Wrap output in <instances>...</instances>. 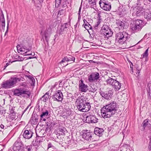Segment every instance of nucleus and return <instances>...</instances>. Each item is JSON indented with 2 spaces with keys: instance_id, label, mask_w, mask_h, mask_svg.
I'll use <instances>...</instances> for the list:
<instances>
[{
  "instance_id": "33",
  "label": "nucleus",
  "mask_w": 151,
  "mask_h": 151,
  "mask_svg": "<svg viewBox=\"0 0 151 151\" xmlns=\"http://www.w3.org/2000/svg\"><path fill=\"white\" fill-rule=\"evenodd\" d=\"M61 0H55V7H57V8L59 7V6L61 4Z\"/></svg>"
},
{
  "instance_id": "22",
  "label": "nucleus",
  "mask_w": 151,
  "mask_h": 151,
  "mask_svg": "<svg viewBox=\"0 0 151 151\" xmlns=\"http://www.w3.org/2000/svg\"><path fill=\"white\" fill-rule=\"evenodd\" d=\"M106 37L108 38L109 37H111L113 34V32L109 28L105 32L103 33Z\"/></svg>"
},
{
  "instance_id": "35",
  "label": "nucleus",
  "mask_w": 151,
  "mask_h": 151,
  "mask_svg": "<svg viewBox=\"0 0 151 151\" xmlns=\"http://www.w3.org/2000/svg\"><path fill=\"white\" fill-rule=\"evenodd\" d=\"M136 11V15L137 16H140L142 12V10L140 9H137Z\"/></svg>"
},
{
  "instance_id": "52",
  "label": "nucleus",
  "mask_w": 151,
  "mask_h": 151,
  "mask_svg": "<svg viewBox=\"0 0 151 151\" xmlns=\"http://www.w3.org/2000/svg\"><path fill=\"white\" fill-rule=\"evenodd\" d=\"M148 1L150 2H151V0H148Z\"/></svg>"
},
{
  "instance_id": "39",
  "label": "nucleus",
  "mask_w": 151,
  "mask_h": 151,
  "mask_svg": "<svg viewBox=\"0 0 151 151\" xmlns=\"http://www.w3.org/2000/svg\"><path fill=\"white\" fill-rule=\"evenodd\" d=\"M45 95H44L43 96V101H44L45 102L48 99V98H47V97H46V98L44 100V98L45 97Z\"/></svg>"
},
{
  "instance_id": "13",
  "label": "nucleus",
  "mask_w": 151,
  "mask_h": 151,
  "mask_svg": "<svg viewBox=\"0 0 151 151\" xmlns=\"http://www.w3.org/2000/svg\"><path fill=\"white\" fill-rule=\"evenodd\" d=\"M32 134L33 133L31 131L29 132L28 130H26L24 132L23 137L26 139H29L32 137Z\"/></svg>"
},
{
  "instance_id": "9",
  "label": "nucleus",
  "mask_w": 151,
  "mask_h": 151,
  "mask_svg": "<svg viewBox=\"0 0 151 151\" xmlns=\"http://www.w3.org/2000/svg\"><path fill=\"white\" fill-rule=\"evenodd\" d=\"M86 121L88 123H96L98 122V119L93 115H89L86 117Z\"/></svg>"
},
{
  "instance_id": "10",
  "label": "nucleus",
  "mask_w": 151,
  "mask_h": 151,
  "mask_svg": "<svg viewBox=\"0 0 151 151\" xmlns=\"http://www.w3.org/2000/svg\"><path fill=\"white\" fill-rule=\"evenodd\" d=\"M100 93L102 97L106 99L109 100L111 98L112 93L111 91L110 90L108 91L105 92L104 93L101 92Z\"/></svg>"
},
{
  "instance_id": "34",
  "label": "nucleus",
  "mask_w": 151,
  "mask_h": 151,
  "mask_svg": "<svg viewBox=\"0 0 151 151\" xmlns=\"http://www.w3.org/2000/svg\"><path fill=\"white\" fill-rule=\"evenodd\" d=\"M116 23L118 26H120L121 27H122L124 26V23L120 21H117Z\"/></svg>"
},
{
  "instance_id": "5",
  "label": "nucleus",
  "mask_w": 151,
  "mask_h": 151,
  "mask_svg": "<svg viewBox=\"0 0 151 151\" xmlns=\"http://www.w3.org/2000/svg\"><path fill=\"white\" fill-rule=\"evenodd\" d=\"M29 92L28 91L23 90L22 88L16 89L14 92V95L17 96H19L24 94L29 95Z\"/></svg>"
},
{
  "instance_id": "3",
  "label": "nucleus",
  "mask_w": 151,
  "mask_h": 151,
  "mask_svg": "<svg viewBox=\"0 0 151 151\" xmlns=\"http://www.w3.org/2000/svg\"><path fill=\"white\" fill-rule=\"evenodd\" d=\"M21 79L17 77H12L2 84V87L5 89L9 88L14 86V85L20 81Z\"/></svg>"
},
{
  "instance_id": "11",
  "label": "nucleus",
  "mask_w": 151,
  "mask_h": 151,
  "mask_svg": "<svg viewBox=\"0 0 151 151\" xmlns=\"http://www.w3.org/2000/svg\"><path fill=\"white\" fill-rule=\"evenodd\" d=\"M124 35L122 32L119 33L117 34L116 39L118 40V41L121 44H123L125 40Z\"/></svg>"
},
{
  "instance_id": "38",
  "label": "nucleus",
  "mask_w": 151,
  "mask_h": 151,
  "mask_svg": "<svg viewBox=\"0 0 151 151\" xmlns=\"http://www.w3.org/2000/svg\"><path fill=\"white\" fill-rule=\"evenodd\" d=\"M88 3L90 4H93L94 3V1H93V0H88Z\"/></svg>"
},
{
  "instance_id": "17",
  "label": "nucleus",
  "mask_w": 151,
  "mask_h": 151,
  "mask_svg": "<svg viewBox=\"0 0 151 151\" xmlns=\"http://www.w3.org/2000/svg\"><path fill=\"white\" fill-rule=\"evenodd\" d=\"M83 25L82 26H83L84 27L88 30V32H89L88 30L91 29V26L85 19H83Z\"/></svg>"
},
{
  "instance_id": "4",
  "label": "nucleus",
  "mask_w": 151,
  "mask_h": 151,
  "mask_svg": "<svg viewBox=\"0 0 151 151\" xmlns=\"http://www.w3.org/2000/svg\"><path fill=\"white\" fill-rule=\"evenodd\" d=\"M100 7L103 10L106 11H110L111 8V5L110 2L104 0H100L99 2Z\"/></svg>"
},
{
  "instance_id": "51",
  "label": "nucleus",
  "mask_w": 151,
  "mask_h": 151,
  "mask_svg": "<svg viewBox=\"0 0 151 151\" xmlns=\"http://www.w3.org/2000/svg\"><path fill=\"white\" fill-rule=\"evenodd\" d=\"M32 58V57H29V58H30V59H31V58Z\"/></svg>"
},
{
  "instance_id": "20",
  "label": "nucleus",
  "mask_w": 151,
  "mask_h": 151,
  "mask_svg": "<svg viewBox=\"0 0 151 151\" xmlns=\"http://www.w3.org/2000/svg\"><path fill=\"white\" fill-rule=\"evenodd\" d=\"M115 81L116 80H114L112 78L109 77L105 81V82L106 83L107 85L111 86H112L114 83Z\"/></svg>"
},
{
  "instance_id": "21",
  "label": "nucleus",
  "mask_w": 151,
  "mask_h": 151,
  "mask_svg": "<svg viewBox=\"0 0 151 151\" xmlns=\"http://www.w3.org/2000/svg\"><path fill=\"white\" fill-rule=\"evenodd\" d=\"M99 136L95 134L91 133V142H93L97 141L99 139Z\"/></svg>"
},
{
  "instance_id": "7",
  "label": "nucleus",
  "mask_w": 151,
  "mask_h": 151,
  "mask_svg": "<svg viewBox=\"0 0 151 151\" xmlns=\"http://www.w3.org/2000/svg\"><path fill=\"white\" fill-rule=\"evenodd\" d=\"M79 90L81 92H86L88 90V86L84 83L83 81L81 79L79 81Z\"/></svg>"
},
{
  "instance_id": "30",
  "label": "nucleus",
  "mask_w": 151,
  "mask_h": 151,
  "mask_svg": "<svg viewBox=\"0 0 151 151\" xmlns=\"http://www.w3.org/2000/svg\"><path fill=\"white\" fill-rule=\"evenodd\" d=\"M109 28V27L107 25H103L101 28V30L103 33L104 32H105L107 31V30Z\"/></svg>"
},
{
  "instance_id": "1",
  "label": "nucleus",
  "mask_w": 151,
  "mask_h": 151,
  "mask_svg": "<svg viewBox=\"0 0 151 151\" xmlns=\"http://www.w3.org/2000/svg\"><path fill=\"white\" fill-rule=\"evenodd\" d=\"M116 104L114 101L104 107L101 110V115L104 118H109L116 112Z\"/></svg>"
},
{
  "instance_id": "53",
  "label": "nucleus",
  "mask_w": 151,
  "mask_h": 151,
  "mask_svg": "<svg viewBox=\"0 0 151 151\" xmlns=\"http://www.w3.org/2000/svg\"><path fill=\"white\" fill-rule=\"evenodd\" d=\"M23 60V59L22 58V60L21 59V60H20V61H22V60Z\"/></svg>"
},
{
  "instance_id": "46",
  "label": "nucleus",
  "mask_w": 151,
  "mask_h": 151,
  "mask_svg": "<svg viewBox=\"0 0 151 151\" xmlns=\"http://www.w3.org/2000/svg\"><path fill=\"white\" fill-rule=\"evenodd\" d=\"M59 131L61 132H63V130L62 129H59Z\"/></svg>"
},
{
  "instance_id": "29",
  "label": "nucleus",
  "mask_w": 151,
  "mask_h": 151,
  "mask_svg": "<svg viewBox=\"0 0 151 151\" xmlns=\"http://www.w3.org/2000/svg\"><path fill=\"white\" fill-rule=\"evenodd\" d=\"M49 114V111L47 110H46L45 111L42 112V114L40 115V117L42 118L44 117L47 116Z\"/></svg>"
},
{
  "instance_id": "48",
  "label": "nucleus",
  "mask_w": 151,
  "mask_h": 151,
  "mask_svg": "<svg viewBox=\"0 0 151 151\" xmlns=\"http://www.w3.org/2000/svg\"><path fill=\"white\" fill-rule=\"evenodd\" d=\"M81 7H80L79 8V12H81Z\"/></svg>"
},
{
  "instance_id": "45",
  "label": "nucleus",
  "mask_w": 151,
  "mask_h": 151,
  "mask_svg": "<svg viewBox=\"0 0 151 151\" xmlns=\"http://www.w3.org/2000/svg\"><path fill=\"white\" fill-rule=\"evenodd\" d=\"M81 19V16L80 15H79L78 17V21H80Z\"/></svg>"
},
{
  "instance_id": "44",
  "label": "nucleus",
  "mask_w": 151,
  "mask_h": 151,
  "mask_svg": "<svg viewBox=\"0 0 151 151\" xmlns=\"http://www.w3.org/2000/svg\"><path fill=\"white\" fill-rule=\"evenodd\" d=\"M72 60H73V62H74V60H75V58L74 57H73L72 58Z\"/></svg>"
},
{
  "instance_id": "43",
  "label": "nucleus",
  "mask_w": 151,
  "mask_h": 151,
  "mask_svg": "<svg viewBox=\"0 0 151 151\" xmlns=\"http://www.w3.org/2000/svg\"><path fill=\"white\" fill-rule=\"evenodd\" d=\"M10 62H8L6 64L5 67H6L7 66L9 65L10 64Z\"/></svg>"
},
{
  "instance_id": "36",
  "label": "nucleus",
  "mask_w": 151,
  "mask_h": 151,
  "mask_svg": "<svg viewBox=\"0 0 151 151\" xmlns=\"http://www.w3.org/2000/svg\"><path fill=\"white\" fill-rule=\"evenodd\" d=\"M35 55V53L33 52V54H32V53L30 52V51H29V52H28L27 53H25L24 55L26 56V55Z\"/></svg>"
},
{
  "instance_id": "28",
  "label": "nucleus",
  "mask_w": 151,
  "mask_h": 151,
  "mask_svg": "<svg viewBox=\"0 0 151 151\" xmlns=\"http://www.w3.org/2000/svg\"><path fill=\"white\" fill-rule=\"evenodd\" d=\"M65 12V11L64 9H62L58 11L57 14V17H58L61 16H63L64 15Z\"/></svg>"
},
{
  "instance_id": "41",
  "label": "nucleus",
  "mask_w": 151,
  "mask_h": 151,
  "mask_svg": "<svg viewBox=\"0 0 151 151\" xmlns=\"http://www.w3.org/2000/svg\"><path fill=\"white\" fill-rule=\"evenodd\" d=\"M0 127L2 128V129H4V126L2 124H1V125H0Z\"/></svg>"
},
{
  "instance_id": "6",
  "label": "nucleus",
  "mask_w": 151,
  "mask_h": 151,
  "mask_svg": "<svg viewBox=\"0 0 151 151\" xmlns=\"http://www.w3.org/2000/svg\"><path fill=\"white\" fill-rule=\"evenodd\" d=\"M99 74L98 73H92L88 76V80L90 82H93L99 79Z\"/></svg>"
},
{
  "instance_id": "27",
  "label": "nucleus",
  "mask_w": 151,
  "mask_h": 151,
  "mask_svg": "<svg viewBox=\"0 0 151 151\" xmlns=\"http://www.w3.org/2000/svg\"><path fill=\"white\" fill-rule=\"evenodd\" d=\"M142 127L144 129L146 127H149L150 125V124H149L148 120L147 119H146L145 120L144 122L142 123Z\"/></svg>"
},
{
  "instance_id": "14",
  "label": "nucleus",
  "mask_w": 151,
  "mask_h": 151,
  "mask_svg": "<svg viewBox=\"0 0 151 151\" xmlns=\"http://www.w3.org/2000/svg\"><path fill=\"white\" fill-rule=\"evenodd\" d=\"M121 84L118 81L116 80L112 86V87L114 88L115 91H118L121 88Z\"/></svg>"
},
{
  "instance_id": "18",
  "label": "nucleus",
  "mask_w": 151,
  "mask_h": 151,
  "mask_svg": "<svg viewBox=\"0 0 151 151\" xmlns=\"http://www.w3.org/2000/svg\"><path fill=\"white\" fill-rule=\"evenodd\" d=\"M68 24L66 23L62 25L60 27V32L62 33L66 32L68 30Z\"/></svg>"
},
{
  "instance_id": "2",
  "label": "nucleus",
  "mask_w": 151,
  "mask_h": 151,
  "mask_svg": "<svg viewBox=\"0 0 151 151\" xmlns=\"http://www.w3.org/2000/svg\"><path fill=\"white\" fill-rule=\"evenodd\" d=\"M84 101L80 98H78L76 102V104L77 108L79 110L82 112H85L88 111L91 108L89 103L84 104Z\"/></svg>"
},
{
  "instance_id": "24",
  "label": "nucleus",
  "mask_w": 151,
  "mask_h": 151,
  "mask_svg": "<svg viewBox=\"0 0 151 151\" xmlns=\"http://www.w3.org/2000/svg\"><path fill=\"white\" fill-rule=\"evenodd\" d=\"M101 19H99L98 21L95 23L93 26L94 27L95 29H97L99 27H100V26H101Z\"/></svg>"
},
{
  "instance_id": "54",
  "label": "nucleus",
  "mask_w": 151,
  "mask_h": 151,
  "mask_svg": "<svg viewBox=\"0 0 151 151\" xmlns=\"http://www.w3.org/2000/svg\"><path fill=\"white\" fill-rule=\"evenodd\" d=\"M68 65V64H67L66 65H65V66L67 65Z\"/></svg>"
},
{
  "instance_id": "8",
  "label": "nucleus",
  "mask_w": 151,
  "mask_h": 151,
  "mask_svg": "<svg viewBox=\"0 0 151 151\" xmlns=\"http://www.w3.org/2000/svg\"><path fill=\"white\" fill-rule=\"evenodd\" d=\"M53 98L55 99L54 100L58 101H61L63 99V94L60 90L56 91L55 94L53 96Z\"/></svg>"
},
{
  "instance_id": "19",
  "label": "nucleus",
  "mask_w": 151,
  "mask_h": 151,
  "mask_svg": "<svg viewBox=\"0 0 151 151\" xmlns=\"http://www.w3.org/2000/svg\"><path fill=\"white\" fill-rule=\"evenodd\" d=\"M91 133L88 132L84 134L83 136V138L87 141L91 142Z\"/></svg>"
},
{
  "instance_id": "12",
  "label": "nucleus",
  "mask_w": 151,
  "mask_h": 151,
  "mask_svg": "<svg viewBox=\"0 0 151 151\" xmlns=\"http://www.w3.org/2000/svg\"><path fill=\"white\" fill-rule=\"evenodd\" d=\"M104 131V130L102 129L96 127L94 129V133L98 136L99 137L102 135Z\"/></svg>"
},
{
  "instance_id": "15",
  "label": "nucleus",
  "mask_w": 151,
  "mask_h": 151,
  "mask_svg": "<svg viewBox=\"0 0 151 151\" xmlns=\"http://www.w3.org/2000/svg\"><path fill=\"white\" fill-rule=\"evenodd\" d=\"M144 16L147 21L150 20L151 19V13L150 11L148 10H147L144 11Z\"/></svg>"
},
{
  "instance_id": "50",
  "label": "nucleus",
  "mask_w": 151,
  "mask_h": 151,
  "mask_svg": "<svg viewBox=\"0 0 151 151\" xmlns=\"http://www.w3.org/2000/svg\"><path fill=\"white\" fill-rule=\"evenodd\" d=\"M16 61H13L12 62H11V63H12L13 62H15Z\"/></svg>"
},
{
  "instance_id": "40",
  "label": "nucleus",
  "mask_w": 151,
  "mask_h": 151,
  "mask_svg": "<svg viewBox=\"0 0 151 151\" xmlns=\"http://www.w3.org/2000/svg\"><path fill=\"white\" fill-rule=\"evenodd\" d=\"M52 145L51 143H49L48 144V148L51 147H52Z\"/></svg>"
},
{
  "instance_id": "32",
  "label": "nucleus",
  "mask_w": 151,
  "mask_h": 151,
  "mask_svg": "<svg viewBox=\"0 0 151 151\" xmlns=\"http://www.w3.org/2000/svg\"><path fill=\"white\" fill-rule=\"evenodd\" d=\"M148 50L149 48H147L145 52L142 54V55L143 58H146L148 56Z\"/></svg>"
},
{
  "instance_id": "31",
  "label": "nucleus",
  "mask_w": 151,
  "mask_h": 151,
  "mask_svg": "<svg viewBox=\"0 0 151 151\" xmlns=\"http://www.w3.org/2000/svg\"><path fill=\"white\" fill-rule=\"evenodd\" d=\"M69 61L68 58L66 56L65 57L62 59V60L60 62V64H63V63L65 62H68Z\"/></svg>"
},
{
  "instance_id": "26",
  "label": "nucleus",
  "mask_w": 151,
  "mask_h": 151,
  "mask_svg": "<svg viewBox=\"0 0 151 151\" xmlns=\"http://www.w3.org/2000/svg\"><path fill=\"white\" fill-rule=\"evenodd\" d=\"M131 28L133 31H137L141 29L139 26L138 27L135 24H134L132 25L131 26Z\"/></svg>"
},
{
  "instance_id": "16",
  "label": "nucleus",
  "mask_w": 151,
  "mask_h": 151,
  "mask_svg": "<svg viewBox=\"0 0 151 151\" xmlns=\"http://www.w3.org/2000/svg\"><path fill=\"white\" fill-rule=\"evenodd\" d=\"M17 49L19 53L25 55V53H27L28 52H29V50L28 49H25L23 47H17Z\"/></svg>"
},
{
  "instance_id": "25",
  "label": "nucleus",
  "mask_w": 151,
  "mask_h": 151,
  "mask_svg": "<svg viewBox=\"0 0 151 151\" xmlns=\"http://www.w3.org/2000/svg\"><path fill=\"white\" fill-rule=\"evenodd\" d=\"M143 22L142 21L140 20H137L135 22V24L138 27L139 26L140 29H141L142 27V24Z\"/></svg>"
},
{
  "instance_id": "37",
  "label": "nucleus",
  "mask_w": 151,
  "mask_h": 151,
  "mask_svg": "<svg viewBox=\"0 0 151 151\" xmlns=\"http://www.w3.org/2000/svg\"><path fill=\"white\" fill-rule=\"evenodd\" d=\"M29 79L30 80L32 81V83L33 84H34L35 83V80L34 78L31 77Z\"/></svg>"
},
{
  "instance_id": "49",
  "label": "nucleus",
  "mask_w": 151,
  "mask_h": 151,
  "mask_svg": "<svg viewBox=\"0 0 151 151\" xmlns=\"http://www.w3.org/2000/svg\"><path fill=\"white\" fill-rule=\"evenodd\" d=\"M80 14H81V12H78V14L79 15H80Z\"/></svg>"
},
{
  "instance_id": "23",
  "label": "nucleus",
  "mask_w": 151,
  "mask_h": 151,
  "mask_svg": "<svg viewBox=\"0 0 151 151\" xmlns=\"http://www.w3.org/2000/svg\"><path fill=\"white\" fill-rule=\"evenodd\" d=\"M21 146L18 143H15L13 147V150L14 151H18L20 149Z\"/></svg>"
},
{
  "instance_id": "42",
  "label": "nucleus",
  "mask_w": 151,
  "mask_h": 151,
  "mask_svg": "<svg viewBox=\"0 0 151 151\" xmlns=\"http://www.w3.org/2000/svg\"><path fill=\"white\" fill-rule=\"evenodd\" d=\"M48 30L49 32H51L52 29L51 27H49L48 28Z\"/></svg>"
},
{
  "instance_id": "47",
  "label": "nucleus",
  "mask_w": 151,
  "mask_h": 151,
  "mask_svg": "<svg viewBox=\"0 0 151 151\" xmlns=\"http://www.w3.org/2000/svg\"><path fill=\"white\" fill-rule=\"evenodd\" d=\"M2 23H3V24H2V25H3L4 26H5V22H2Z\"/></svg>"
}]
</instances>
